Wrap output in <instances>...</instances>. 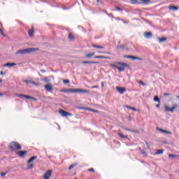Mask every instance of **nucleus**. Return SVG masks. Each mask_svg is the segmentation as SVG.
I'll return each mask as SVG.
<instances>
[{"instance_id": "obj_1", "label": "nucleus", "mask_w": 179, "mask_h": 179, "mask_svg": "<svg viewBox=\"0 0 179 179\" xmlns=\"http://www.w3.org/2000/svg\"><path fill=\"white\" fill-rule=\"evenodd\" d=\"M115 64H110V66L116 68V69H118L119 72H124V71H125V68H129V64H128V63L116 62Z\"/></svg>"}, {"instance_id": "obj_2", "label": "nucleus", "mask_w": 179, "mask_h": 179, "mask_svg": "<svg viewBox=\"0 0 179 179\" xmlns=\"http://www.w3.org/2000/svg\"><path fill=\"white\" fill-rule=\"evenodd\" d=\"M36 51H38V48H29L27 49H22L17 51L16 54H20L21 55H24L26 54H31V52H36Z\"/></svg>"}, {"instance_id": "obj_3", "label": "nucleus", "mask_w": 179, "mask_h": 179, "mask_svg": "<svg viewBox=\"0 0 179 179\" xmlns=\"http://www.w3.org/2000/svg\"><path fill=\"white\" fill-rule=\"evenodd\" d=\"M8 149L11 150V152H15V150H20L22 149V145L19 144V143L16 141H12L9 145H8Z\"/></svg>"}, {"instance_id": "obj_4", "label": "nucleus", "mask_w": 179, "mask_h": 179, "mask_svg": "<svg viewBox=\"0 0 179 179\" xmlns=\"http://www.w3.org/2000/svg\"><path fill=\"white\" fill-rule=\"evenodd\" d=\"M59 113L62 115V117H71V116H72V113H70L69 112L65 111L62 109H60L59 110Z\"/></svg>"}, {"instance_id": "obj_5", "label": "nucleus", "mask_w": 179, "mask_h": 179, "mask_svg": "<svg viewBox=\"0 0 179 179\" xmlns=\"http://www.w3.org/2000/svg\"><path fill=\"white\" fill-rule=\"evenodd\" d=\"M17 97H19L20 99H22V97H24V99H27V100H37L36 98L33 96H30L28 95L22 94H18Z\"/></svg>"}, {"instance_id": "obj_6", "label": "nucleus", "mask_w": 179, "mask_h": 179, "mask_svg": "<svg viewBox=\"0 0 179 179\" xmlns=\"http://www.w3.org/2000/svg\"><path fill=\"white\" fill-rule=\"evenodd\" d=\"M177 107H178V106H177V104L173 105L172 108H169V106L167 105L164 106V108H165L166 111H170L171 113H173V111H174L176 110V108H177Z\"/></svg>"}, {"instance_id": "obj_7", "label": "nucleus", "mask_w": 179, "mask_h": 179, "mask_svg": "<svg viewBox=\"0 0 179 179\" xmlns=\"http://www.w3.org/2000/svg\"><path fill=\"white\" fill-rule=\"evenodd\" d=\"M89 90L86 89H74V93H84L85 94H87L89 93Z\"/></svg>"}, {"instance_id": "obj_8", "label": "nucleus", "mask_w": 179, "mask_h": 179, "mask_svg": "<svg viewBox=\"0 0 179 179\" xmlns=\"http://www.w3.org/2000/svg\"><path fill=\"white\" fill-rule=\"evenodd\" d=\"M17 155H18L19 157H20V159H24V156H26V155H27V151L26 150H20V151H17L16 152Z\"/></svg>"}, {"instance_id": "obj_9", "label": "nucleus", "mask_w": 179, "mask_h": 179, "mask_svg": "<svg viewBox=\"0 0 179 179\" xmlns=\"http://www.w3.org/2000/svg\"><path fill=\"white\" fill-rule=\"evenodd\" d=\"M116 90L118 92V93H120V94H124V93H125V92H127V89L125 87H116Z\"/></svg>"}, {"instance_id": "obj_10", "label": "nucleus", "mask_w": 179, "mask_h": 179, "mask_svg": "<svg viewBox=\"0 0 179 179\" xmlns=\"http://www.w3.org/2000/svg\"><path fill=\"white\" fill-rule=\"evenodd\" d=\"M52 174V170H48L44 174L43 178L44 179H50L51 178Z\"/></svg>"}, {"instance_id": "obj_11", "label": "nucleus", "mask_w": 179, "mask_h": 179, "mask_svg": "<svg viewBox=\"0 0 179 179\" xmlns=\"http://www.w3.org/2000/svg\"><path fill=\"white\" fill-rule=\"evenodd\" d=\"M28 35L29 37H33V36H34V27L31 26V29L28 30Z\"/></svg>"}, {"instance_id": "obj_12", "label": "nucleus", "mask_w": 179, "mask_h": 179, "mask_svg": "<svg viewBox=\"0 0 179 179\" xmlns=\"http://www.w3.org/2000/svg\"><path fill=\"white\" fill-rule=\"evenodd\" d=\"M24 83H27V85H29V83H31V85H34V86H38V83H37L33 80H24Z\"/></svg>"}, {"instance_id": "obj_13", "label": "nucleus", "mask_w": 179, "mask_h": 179, "mask_svg": "<svg viewBox=\"0 0 179 179\" xmlns=\"http://www.w3.org/2000/svg\"><path fill=\"white\" fill-rule=\"evenodd\" d=\"M61 92H62V93H74L75 89H63Z\"/></svg>"}, {"instance_id": "obj_14", "label": "nucleus", "mask_w": 179, "mask_h": 179, "mask_svg": "<svg viewBox=\"0 0 179 179\" xmlns=\"http://www.w3.org/2000/svg\"><path fill=\"white\" fill-rule=\"evenodd\" d=\"M45 89L47 92H52L53 88H52V85L48 84L45 85Z\"/></svg>"}, {"instance_id": "obj_15", "label": "nucleus", "mask_w": 179, "mask_h": 179, "mask_svg": "<svg viewBox=\"0 0 179 179\" xmlns=\"http://www.w3.org/2000/svg\"><path fill=\"white\" fill-rule=\"evenodd\" d=\"M123 129H124V131H128L129 132H132L133 134H139L138 130L131 129L126 127H124Z\"/></svg>"}, {"instance_id": "obj_16", "label": "nucleus", "mask_w": 179, "mask_h": 179, "mask_svg": "<svg viewBox=\"0 0 179 179\" xmlns=\"http://www.w3.org/2000/svg\"><path fill=\"white\" fill-rule=\"evenodd\" d=\"M157 129L158 131H159V132H162V134H169V135H172L173 134V133H171V131H169L167 130H164L163 129L157 128Z\"/></svg>"}, {"instance_id": "obj_17", "label": "nucleus", "mask_w": 179, "mask_h": 179, "mask_svg": "<svg viewBox=\"0 0 179 179\" xmlns=\"http://www.w3.org/2000/svg\"><path fill=\"white\" fill-rule=\"evenodd\" d=\"M152 32L147 31L144 33V36L145 37V38H152Z\"/></svg>"}, {"instance_id": "obj_18", "label": "nucleus", "mask_w": 179, "mask_h": 179, "mask_svg": "<svg viewBox=\"0 0 179 179\" xmlns=\"http://www.w3.org/2000/svg\"><path fill=\"white\" fill-rule=\"evenodd\" d=\"M3 66H8L9 68L16 66V63H6L3 65Z\"/></svg>"}, {"instance_id": "obj_19", "label": "nucleus", "mask_w": 179, "mask_h": 179, "mask_svg": "<svg viewBox=\"0 0 179 179\" xmlns=\"http://www.w3.org/2000/svg\"><path fill=\"white\" fill-rule=\"evenodd\" d=\"M150 2V0H140V3L142 5H148Z\"/></svg>"}, {"instance_id": "obj_20", "label": "nucleus", "mask_w": 179, "mask_h": 179, "mask_svg": "<svg viewBox=\"0 0 179 179\" xmlns=\"http://www.w3.org/2000/svg\"><path fill=\"white\" fill-rule=\"evenodd\" d=\"M169 9V10H178V7L176 6H170Z\"/></svg>"}, {"instance_id": "obj_21", "label": "nucleus", "mask_w": 179, "mask_h": 179, "mask_svg": "<svg viewBox=\"0 0 179 179\" xmlns=\"http://www.w3.org/2000/svg\"><path fill=\"white\" fill-rule=\"evenodd\" d=\"M69 40L70 41H73V40H75V36H73V34H72V33L69 34Z\"/></svg>"}, {"instance_id": "obj_22", "label": "nucleus", "mask_w": 179, "mask_h": 179, "mask_svg": "<svg viewBox=\"0 0 179 179\" xmlns=\"http://www.w3.org/2000/svg\"><path fill=\"white\" fill-rule=\"evenodd\" d=\"M36 159H37V156H33L29 158V159L27 161L28 164H29V163H31L34 160H36Z\"/></svg>"}, {"instance_id": "obj_23", "label": "nucleus", "mask_w": 179, "mask_h": 179, "mask_svg": "<svg viewBox=\"0 0 179 179\" xmlns=\"http://www.w3.org/2000/svg\"><path fill=\"white\" fill-rule=\"evenodd\" d=\"M117 135L122 138V139H128V136H124L122 133H118Z\"/></svg>"}, {"instance_id": "obj_24", "label": "nucleus", "mask_w": 179, "mask_h": 179, "mask_svg": "<svg viewBox=\"0 0 179 179\" xmlns=\"http://www.w3.org/2000/svg\"><path fill=\"white\" fill-rule=\"evenodd\" d=\"M130 1L133 5H140L141 4V2H139L138 0H130Z\"/></svg>"}, {"instance_id": "obj_25", "label": "nucleus", "mask_w": 179, "mask_h": 179, "mask_svg": "<svg viewBox=\"0 0 179 179\" xmlns=\"http://www.w3.org/2000/svg\"><path fill=\"white\" fill-rule=\"evenodd\" d=\"M158 41L159 43H164V41H167V38L166 37L159 38Z\"/></svg>"}, {"instance_id": "obj_26", "label": "nucleus", "mask_w": 179, "mask_h": 179, "mask_svg": "<svg viewBox=\"0 0 179 179\" xmlns=\"http://www.w3.org/2000/svg\"><path fill=\"white\" fill-rule=\"evenodd\" d=\"M168 157H169V159H174V157H178V155L174 154H169Z\"/></svg>"}, {"instance_id": "obj_27", "label": "nucleus", "mask_w": 179, "mask_h": 179, "mask_svg": "<svg viewBox=\"0 0 179 179\" xmlns=\"http://www.w3.org/2000/svg\"><path fill=\"white\" fill-rule=\"evenodd\" d=\"M163 152H164V150H157L155 155H163Z\"/></svg>"}, {"instance_id": "obj_28", "label": "nucleus", "mask_w": 179, "mask_h": 179, "mask_svg": "<svg viewBox=\"0 0 179 179\" xmlns=\"http://www.w3.org/2000/svg\"><path fill=\"white\" fill-rule=\"evenodd\" d=\"M93 55H94V52L88 53V54L85 55V57H87V58H92V57H93Z\"/></svg>"}, {"instance_id": "obj_29", "label": "nucleus", "mask_w": 179, "mask_h": 179, "mask_svg": "<svg viewBox=\"0 0 179 179\" xmlns=\"http://www.w3.org/2000/svg\"><path fill=\"white\" fill-rule=\"evenodd\" d=\"M154 101H155L156 103H160V99L159 98V96H154Z\"/></svg>"}, {"instance_id": "obj_30", "label": "nucleus", "mask_w": 179, "mask_h": 179, "mask_svg": "<svg viewBox=\"0 0 179 179\" xmlns=\"http://www.w3.org/2000/svg\"><path fill=\"white\" fill-rule=\"evenodd\" d=\"M127 108H129V110H132L133 111H137V109L135 107L127 106Z\"/></svg>"}, {"instance_id": "obj_31", "label": "nucleus", "mask_w": 179, "mask_h": 179, "mask_svg": "<svg viewBox=\"0 0 179 179\" xmlns=\"http://www.w3.org/2000/svg\"><path fill=\"white\" fill-rule=\"evenodd\" d=\"M130 59L135 60V59H142L141 57H135V56L131 55L130 56Z\"/></svg>"}, {"instance_id": "obj_32", "label": "nucleus", "mask_w": 179, "mask_h": 179, "mask_svg": "<svg viewBox=\"0 0 179 179\" xmlns=\"http://www.w3.org/2000/svg\"><path fill=\"white\" fill-rule=\"evenodd\" d=\"M78 166V164H72L69 167V170H72V169H74V167H76Z\"/></svg>"}, {"instance_id": "obj_33", "label": "nucleus", "mask_w": 179, "mask_h": 179, "mask_svg": "<svg viewBox=\"0 0 179 179\" xmlns=\"http://www.w3.org/2000/svg\"><path fill=\"white\" fill-rule=\"evenodd\" d=\"M82 64H97V62H87L84 61L82 62Z\"/></svg>"}, {"instance_id": "obj_34", "label": "nucleus", "mask_w": 179, "mask_h": 179, "mask_svg": "<svg viewBox=\"0 0 179 179\" xmlns=\"http://www.w3.org/2000/svg\"><path fill=\"white\" fill-rule=\"evenodd\" d=\"M33 167H34V164H30L29 165H28L27 169L28 170H31V169H33Z\"/></svg>"}, {"instance_id": "obj_35", "label": "nucleus", "mask_w": 179, "mask_h": 179, "mask_svg": "<svg viewBox=\"0 0 179 179\" xmlns=\"http://www.w3.org/2000/svg\"><path fill=\"white\" fill-rule=\"evenodd\" d=\"M92 47H94V48H100V49L104 48V46L103 45H93Z\"/></svg>"}, {"instance_id": "obj_36", "label": "nucleus", "mask_w": 179, "mask_h": 179, "mask_svg": "<svg viewBox=\"0 0 179 179\" xmlns=\"http://www.w3.org/2000/svg\"><path fill=\"white\" fill-rule=\"evenodd\" d=\"M0 33H1V36H3V37H6V34H5V33H3V31L2 30V29H0Z\"/></svg>"}, {"instance_id": "obj_37", "label": "nucleus", "mask_w": 179, "mask_h": 179, "mask_svg": "<svg viewBox=\"0 0 179 179\" xmlns=\"http://www.w3.org/2000/svg\"><path fill=\"white\" fill-rule=\"evenodd\" d=\"M138 83H140V85H141L142 86H146V84H145V83H143V81L142 80H140Z\"/></svg>"}, {"instance_id": "obj_38", "label": "nucleus", "mask_w": 179, "mask_h": 179, "mask_svg": "<svg viewBox=\"0 0 179 179\" xmlns=\"http://www.w3.org/2000/svg\"><path fill=\"white\" fill-rule=\"evenodd\" d=\"M90 111H92V113H99V110H96L94 109L89 108L88 109Z\"/></svg>"}, {"instance_id": "obj_39", "label": "nucleus", "mask_w": 179, "mask_h": 179, "mask_svg": "<svg viewBox=\"0 0 179 179\" xmlns=\"http://www.w3.org/2000/svg\"><path fill=\"white\" fill-rule=\"evenodd\" d=\"M8 174V172H3L1 173V177H5V176H6Z\"/></svg>"}, {"instance_id": "obj_40", "label": "nucleus", "mask_w": 179, "mask_h": 179, "mask_svg": "<svg viewBox=\"0 0 179 179\" xmlns=\"http://www.w3.org/2000/svg\"><path fill=\"white\" fill-rule=\"evenodd\" d=\"M94 58L103 59V58H106V57H104V56H95Z\"/></svg>"}, {"instance_id": "obj_41", "label": "nucleus", "mask_w": 179, "mask_h": 179, "mask_svg": "<svg viewBox=\"0 0 179 179\" xmlns=\"http://www.w3.org/2000/svg\"><path fill=\"white\" fill-rule=\"evenodd\" d=\"M63 83H64V85H66V83H69L70 81H69V80H64Z\"/></svg>"}, {"instance_id": "obj_42", "label": "nucleus", "mask_w": 179, "mask_h": 179, "mask_svg": "<svg viewBox=\"0 0 179 179\" xmlns=\"http://www.w3.org/2000/svg\"><path fill=\"white\" fill-rule=\"evenodd\" d=\"M117 50H121V49L124 48V46H122V45H118V46L117 47Z\"/></svg>"}, {"instance_id": "obj_43", "label": "nucleus", "mask_w": 179, "mask_h": 179, "mask_svg": "<svg viewBox=\"0 0 179 179\" xmlns=\"http://www.w3.org/2000/svg\"><path fill=\"white\" fill-rule=\"evenodd\" d=\"M88 171L94 173V169H93V168L89 169H88Z\"/></svg>"}, {"instance_id": "obj_44", "label": "nucleus", "mask_w": 179, "mask_h": 179, "mask_svg": "<svg viewBox=\"0 0 179 179\" xmlns=\"http://www.w3.org/2000/svg\"><path fill=\"white\" fill-rule=\"evenodd\" d=\"M164 96H171V93H164Z\"/></svg>"}, {"instance_id": "obj_45", "label": "nucleus", "mask_w": 179, "mask_h": 179, "mask_svg": "<svg viewBox=\"0 0 179 179\" xmlns=\"http://www.w3.org/2000/svg\"><path fill=\"white\" fill-rule=\"evenodd\" d=\"M115 9L117 10H122V8H120V7H115Z\"/></svg>"}, {"instance_id": "obj_46", "label": "nucleus", "mask_w": 179, "mask_h": 179, "mask_svg": "<svg viewBox=\"0 0 179 179\" xmlns=\"http://www.w3.org/2000/svg\"><path fill=\"white\" fill-rule=\"evenodd\" d=\"M92 89H99V86L98 85L92 86Z\"/></svg>"}, {"instance_id": "obj_47", "label": "nucleus", "mask_w": 179, "mask_h": 179, "mask_svg": "<svg viewBox=\"0 0 179 179\" xmlns=\"http://www.w3.org/2000/svg\"><path fill=\"white\" fill-rule=\"evenodd\" d=\"M124 58H129V59H131V55H124Z\"/></svg>"}, {"instance_id": "obj_48", "label": "nucleus", "mask_w": 179, "mask_h": 179, "mask_svg": "<svg viewBox=\"0 0 179 179\" xmlns=\"http://www.w3.org/2000/svg\"><path fill=\"white\" fill-rule=\"evenodd\" d=\"M155 107H157V108H159V107H160V102L157 104L155 105Z\"/></svg>"}, {"instance_id": "obj_49", "label": "nucleus", "mask_w": 179, "mask_h": 179, "mask_svg": "<svg viewBox=\"0 0 179 179\" xmlns=\"http://www.w3.org/2000/svg\"><path fill=\"white\" fill-rule=\"evenodd\" d=\"M41 72H42V73H45V70L42 69L41 70Z\"/></svg>"}, {"instance_id": "obj_50", "label": "nucleus", "mask_w": 179, "mask_h": 179, "mask_svg": "<svg viewBox=\"0 0 179 179\" xmlns=\"http://www.w3.org/2000/svg\"><path fill=\"white\" fill-rule=\"evenodd\" d=\"M101 87H104V83H101Z\"/></svg>"}, {"instance_id": "obj_51", "label": "nucleus", "mask_w": 179, "mask_h": 179, "mask_svg": "<svg viewBox=\"0 0 179 179\" xmlns=\"http://www.w3.org/2000/svg\"><path fill=\"white\" fill-rule=\"evenodd\" d=\"M5 74H6V73H3V72H2V71L0 72V75H5Z\"/></svg>"}, {"instance_id": "obj_52", "label": "nucleus", "mask_w": 179, "mask_h": 179, "mask_svg": "<svg viewBox=\"0 0 179 179\" xmlns=\"http://www.w3.org/2000/svg\"><path fill=\"white\" fill-rule=\"evenodd\" d=\"M141 152L143 153V155H146V152L145 151H142Z\"/></svg>"}, {"instance_id": "obj_53", "label": "nucleus", "mask_w": 179, "mask_h": 179, "mask_svg": "<svg viewBox=\"0 0 179 179\" xmlns=\"http://www.w3.org/2000/svg\"><path fill=\"white\" fill-rule=\"evenodd\" d=\"M164 143H165L166 145H167V143H167V141H164Z\"/></svg>"}, {"instance_id": "obj_54", "label": "nucleus", "mask_w": 179, "mask_h": 179, "mask_svg": "<svg viewBox=\"0 0 179 179\" xmlns=\"http://www.w3.org/2000/svg\"><path fill=\"white\" fill-rule=\"evenodd\" d=\"M80 108V110H84L85 109V108H82V107Z\"/></svg>"}, {"instance_id": "obj_55", "label": "nucleus", "mask_w": 179, "mask_h": 179, "mask_svg": "<svg viewBox=\"0 0 179 179\" xmlns=\"http://www.w3.org/2000/svg\"><path fill=\"white\" fill-rule=\"evenodd\" d=\"M0 83H2V79H0Z\"/></svg>"}, {"instance_id": "obj_56", "label": "nucleus", "mask_w": 179, "mask_h": 179, "mask_svg": "<svg viewBox=\"0 0 179 179\" xmlns=\"http://www.w3.org/2000/svg\"><path fill=\"white\" fill-rule=\"evenodd\" d=\"M0 96H3V94H2V93H0Z\"/></svg>"}, {"instance_id": "obj_57", "label": "nucleus", "mask_w": 179, "mask_h": 179, "mask_svg": "<svg viewBox=\"0 0 179 179\" xmlns=\"http://www.w3.org/2000/svg\"><path fill=\"white\" fill-rule=\"evenodd\" d=\"M145 143H146V145H148V142H146Z\"/></svg>"}, {"instance_id": "obj_58", "label": "nucleus", "mask_w": 179, "mask_h": 179, "mask_svg": "<svg viewBox=\"0 0 179 179\" xmlns=\"http://www.w3.org/2000/svg\"><path fill=\"white\" fill-rule=\"evenodd\" d=\"M75 179H78V178H75Z\"/></svg>"}]
</instances>
